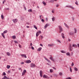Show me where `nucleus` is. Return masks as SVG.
Returning <instances> with one entry per match:
<instances>
[{"label":"nucleus","instance_id":"nucleus-1","mask_svg":"<svg viewBox=\"0 0 79 79\" xmlns=\"http://www.w3.org/2000/svg\"><path fill=\"white\" fill-rule=\"evenodd\" d=\"M77 46L76 44H73L72 46V44H69V49L70 51H73V47H77Z\"/></svg>","mask_w":79,"mask_h":79},{"label":"nucleus","instance_id":"nucleus-2","mask_svg":"<svg viewBox=\"0 0 79 79\" xmlns=\"http://www.w3.org/2000/svg\"><path fill=\"white\" fill-rule=\"evenodd\" d=\"M58 27L59 30H60V31L59 32L60 33L63 31V28H62L61 26L59 25L58 26Z\"/></svg>","mask_w":79,"mask_h":79},{"label":"nucleus","instance_id":"nucleus-3","mask_svg":"<svg viewBox=\"0 0 79 79\" xmlns=\"http://www.w3.org/2000/svg\"><path fill=\"white\" fill-rule=\"evenodd\" d=\"M35 66V64H33L32 63L30 64V67L31 68H34Z\"/></svg>","mask_w":79,"mask_h":79},{"label":"nucleus","instance_id":"nucleus-4","mask_svg":"<svg viewBox=\"0 0 79 79\" xmlns=\"http://www.w3.org/2000/svg\"><path fill=\"white\" fill-rule=\"evenodd\" d=\"M40 33H41V31H38L36 34V36L38 37Z\"/></svg>","mask_w":79,"mask_h":79},{"label":"nucleus","instance_id":"nucleus-5","mask_svg":"<svg viewBox=\"0 0 79 79\" xmlns=\"http://www.w3.org/2000/svg\"><path fill=\"white\" fill-rule=\"evenodd\" d=\"M12 21H13V22L14 23H16L18 22V19H13Z\"/></svg>","mask_w":79,"mask_h":79},{"label":"nucleus","instance_id":"nucleus-6","mask_svg":"<svg viewBox=\"0 0 79 79\" xmlns=\"http://www.w3.org/2000/svg\"><path fill=\"white\" fill-rule=\"evenodd\" d=\"M21 56H22V57H23V58H27V57L26 56V54H21Z\"/></svg>","mask_w":79,"mask_h":79},{"label":"nucleus","instance_id":"nucleus-7","mask_svg":"<svg viewBox=\"0 0 79 79\" xmlns=\"http://www.w3.org/2000/svg\"><path fill=\"white\" fill-rule=\"evenodd\" d=\"M26 73V70H24L22 73V76H24V74Z\"/></svg>","mask_w":79,"mask_h":79},{"label":"nucleus","instance_id":"nucleus-8","mask_svg":"<svg viewBox=\"0 0 79 79\" xmlns=\"http://www.w3.org/2000/svg\"><path fill=\"white\" fill-rule=\"evenodd\" d=\"M25 62L26 63H31V61L30 60H27L25 61Z\"/></svg>","mask_w":79,"mask_h":79},{"label":"nucleus","instance_id":"nucleus-9","mask_svg":"<svg viewBox=\"0 0 79 79\" xmlns=\"http://www.w3.org/2000/svg\"><path fill=\"white\" fill-rule=\"evenodd\" d=\"M2 79H10V78L8 77H7L6 76H4L3 77V78H2Z\"/></svg>","mask_w":79,"mask_h":79},{"label":"nucleus","instance_id":"nucleus-10","mask_svg":"<svg viewBox=\"0 0 79 79\" xmlns=\"http://www.w3.org/2000/svg\"><path fill=\"white\" fill-rule=\"evenodd\" d=\"M40 76L41 77H42V70H40Z\"/></svg>","mask_w":79,"mask_h":79},{"label":"nucleus","instance_id":"nucleus-11","mask_svg":"<svg viewBox=\"0 0 79 79\" xmlns=\"http://www.w3.org/2000/svg\"><path fill=\"white\" fill-rule=\"evenodd\" d=\"M43 77L44 78H48V77L46 75H44Z\"/></svg>","mask_w":79,"mask_h":79},{"label":"nucleus","instance_id":"nucleus-12","mask_svg":"<svg viewBox=\"0 0 79 79\" xmlns=\"http://www.w3.org/2000/svg\"><path fill=\"white\" fill-rule=\"evenodd\" d=\"M50 59L51 60H52V61H55V60H54V59L53 58V57H51L50 58Z\"/></svg>","mask_w":79,"mask_h":79},{"label":"nucleus","instance_id":"nucleus-13","mask_svg":"<svg viewBox=\"0 0 79 79\" xmlns=\"http://www.w3.org/2000/svg\"><path fill=\"white\" fill-rule=\"evenodd\" d=\"M66 55L67 56H71V54H70V53L68 52L66 53Z\"/></svg>","mask_w":79,"mask_h":79},{"label":"nucleus","instance_id":"nucleus-14","mask_svg":"<svg viewBox=\"0 0 79 79\" xmlns=\"http://www.w3.org/2000/svg\"><path fill=\"white\" fill-rule=\"evenodd\" d=\"M42 49V48H40L37 49V51L38 52L40 51Z\"/></svg>","mask_w":79,"mask_h":79},{"label":"nucleus","instance_id":"nucleus-15","mask_svg":"<svg viewBox=\"0 0 79 79\" xmlns=\"http://www.w3.org/2000/svg\"><path fill=\"white\" fill-rule=\"evenodd\" d=\"M68 8H72V9H73V10L74 9V8L71 6H69Z\"/></svg>","mask_w":79,"mask_h":79},{"label":"nucleus","instance_id":"nucleus-16","mask_svg":"<svg viewBox=\"0 0 79 79\" xmlns=\"http://www.w3.org/2000/svg\"><path fill=\"white\" fill-rule=\"evenodd\" d=\"M74 33L73 32H70L69 33V35H74Z\"/></svg>","mask_w":79,"mask_h":79},{"label":"nucleus","instance_id":"nucleus-17","mask_svg":"<svg viewBox=\"0 0 79 79\" xmlns=\"http://www.w3.org/2000/svg\"><path fill=\"white\" fill-rule=\"evenodd\" d=\"M61 36L63 39H64V34L63 33H61Z\"/></svg>","mask_w":79,"mask_h":79},{"label":"nucleus","instance_id":"nucleus-18","mask_svg":"<svg viewBox=\"0 0 79 79\" xmlns=\"http://www.w3.org/2000/svg\"><path fill=\"white\" fill-rule=\"evenodd\" d=\"M50 73H53L54 72V71H53V69H50Z\"/></svg>","mask_w":79,"mask_h":79},{"label":"nucleus","instance_id":"nucleus-19","mask_svg":"<svg viewBox=\"0 0 79 79\" xmlns=\"http://www.w3.org/2000/svg\"><path fill=\"white\" fill-rule=\"evenodd\" d=\"M74 71H78V69L76 67H75L74 68Z\"/></svg>","mask_w":79,"mask_h":79},{"label":"nucleus","instance_id":"nucleus-20","mask_svg":"<svg viewBox=\"0 0 79 79\" xmlns=\"http://www.w3.org/2000/svg\"><path fill=\"white\" fill-rule=\"evenodd\" d=\"M2 35L4 39H5V35H4V34L3 33H2Z\"/></svg>","mask_w":79,"mask_h":79},{"label":"nucleus","instance_id":"nucleus-21","mask_svg":"<svg viewBox=\"0 0 79 79\" xmlns=\"http://www.w3.org/2000/svg\"><path fill=\"white\" fill-rule=\"evenodd\" d=\"M48 26H49V25L48 24H47L46 25V26H44V28H46L47 27H48Z\"/></svg>","mask_w":79,"mask_h":79},{"label":"nucleus","instance_id":"nucleus-22","mask_svg":"<svg viewBox=\"0 0 79 79\" xmlns=\"http://www.w3.org/2000/svg\"><path fill=\"white\" fill-rule=\"evenodd\" d=\"M12 37L13 39H15V38H16V36L13 35L12 36Z\"/></svg>","mask_w":79,"mask_h":79},{"label":"nucleus","instance_id":"nucleus-23","mask_svg":"<svg viewBox=\"0 0 79 79\" xmlns=\"http://www.w3.org/2000/svg\"><path fill=\"white\" fill-rule=\"evenodd\" d=\"M6 54L7 56H10V55H11L10 54V53L9 52H7Z\"/></svg>","mask_w":79,"mask_h":79},{"label":"nucleus","instance_id":"nucleus-24","mask_svg":"<svg viewBox=\"0 0 79 79\" xmlns=\"http://www.w3.org/2000/svg\"><path fill=\"white\" fill-rule=\"evenodd\" d=\"M64 24L65 26H66V27H67V28H69V27H68V25H67V24H66L64 23Z\"/></svg>","mask_w":79,"mask_h":79},{"label":"nucleus","instance_id":"nucleus-25","mask_svg":"<svg viewBox=\"0 0 79 79\" xmlns=\"http://www.w3.org/2000/svg\"><path fill=\"white\" fill-rule=\"evenodd\" d=\"M61 52L62 53H66V52H65V51H61Z\"/></svg>","mask_w":79,"mask_h":79},{"label":"nucleus","instance_id":"nucleus-26","mask_svg":"<svg viewBox=\"0 0 79 79\" xmlns=\"http://www.w3.org/2000/svg\"><path fill=\"white\" fill-rule=\"evenodd\" d=\"M8 32V31L7 30H6L5 31H4V32H3V34H5L7 32Z\"/></svg>","mask_w":79,"mask_h":79},{"label":"nucleus","instance_id":"nucleus-27","mask_svg":"<svg viewBox=\"0 0 79 79\" xmlns=\"http://www.w3.org/2000/svg\"><path fill=\"white\" fill-rule=\"evenodd\" d=\"M1 18H2V19H4V17L3 16V15H1Z\"/></svg>","mask_w":79,"mask_h":79},{"label":"nucleus","instance_id":"nucleus-28","mask_svg":"<svg viewBox=\"0 0 79 79\" xmlns=\"http://www.w3.org/2000/svg\"><path fill=\"white\" fill-rule=\"evenodd\" d=\"M28 12H32V10L31 9H29L28 10Z\"/></svg>","mask_w":79,"mask_h":79},{"label":"nucleus","instance_id":"nucleus-29","mask_svg":"<svg viewBox=\"0 0 79 79\" xmlns=\"http://www.w3.org/2000/svg\"><path fill=\"white\" fill-rule=\"evenodd\" d=\"M42 3L44 4V5H46V3L44 1L42 2Z\"/></svg>","mask_w":79,"mask_h":79},{"label":"nucleus","instance_id":"nucleus-30","mask_svg":"<svg viewBox=\"0 0 79 79\" xmlns=\"http://www.w3.org/2000/svg\"><path fill=\"white\" fill-rule=\"evenodd\" d=\"M55 17H53L52 18V21H55Z\"/></svg>","mask_w":79,"mask_h":79},{"label":"nucleus","instance_id":"nucleus-31","mask_svg":"<svg viewBox=\"0 0 79 79\" xmlns=\"http://www.w3.org/2000/svg\"><path fill=\"white\" fill-rule=\"evenodd\" d=\"M53 46H54V44H52L50 45V47H53Z\"/></svg>","mask_w":79,"mask_h":79},{"label":"nucleus","instance_id":"nucleus-32","mask_svg":"<svg viewBox=\"0 0 79 79\" xmlns=\"http://www.w3.org/2000/svg\"><path fill=\"white\" fill-rule=\"evenodd\" d=\"M34 27L35 28V29H37V28L35 25H34Z\"/></svg>","mask_w":79,"mask_h":79},{"label":"nucleus","instance_id":"nucleus-33","mask_svg":"<svg viewBox=\"0 0 79 79\" xmlns=\"http://www.w3.org/2000/svg\"><path fill=\"white\" fill-rule=\"evenodd\" d=\"M7 69H10V65H7Z\"/></svg>","mask_w":79,"mask_h":79},{"label":"nucleus","instance_id":"nucleus-34","mask_svg":"<svg viewBox=\"0 0 79 79\" xmlns=\"http://www.w3.org/2000/svg\"><path fill=\"white\" fill-rule=\"evenodd\" d=\"M74 30H75V33H77V29H76V28H75Z\"/></svg>","mask_w":79,"mask_h":79},{"label":"nucleus","instance_id":"nucleus-35","mask_svg":"<svg viewBox=\"0 0 79 79\" xmlns=\"http://www.w3.org/2000/svg\"><path fill=\"white\" fill-rule=\"evenodd\" d=\"M57 41V42H59V43H61V41H60V40H56Z\"/></svg>","mask_w":79,"mask_h":79},{"label":"nucleus","instance_id":"nucleus-36","mask_svg":"<svg viewBox=\"0 0 79 79\" xmlns=\"http://www.w3.org/2000/svg\"><path fill=\"white\" fill-rule=\"evenodd\" d=\"M59 74L60 76H62V73L61 72H60L59 73Z\"/></svg>","mask_w":79,"mask_h":79},{"label":"nucleus","instance_id":"nucleus-37","mask_svg":"<svg viewBox=\"0 0 79 79\" xmlns=\"http://www.w3.org/2000/svg\"><path fill=\"white\" fill-rule=\"evenodd\" d=\"M70 72H72V69H71V67H70Z\"/></svg>","mask_w":79,"mask_h":79},{"label":"nucleus","instance_id":"nucleus-38","mask_svg":"<svg viewBox=\"0 0 79 79\" xmlns=\"http://www.w3.org/2000/svg\"><path fill=\"white\" fill-rule=\"evenodd\" d=\"M45 59L46 60H47V61L49 62V60H48V59L47 58L45 57Z\"/></svg>","mask_w":79,"mask_h":79},{"label":"nucleus","instance_id":"nucleus-39","mask_svg":"<svg viewBox=\"0 0 79 79\" xmlns=\"http://www.w3.org/2000/svg\"><path fill=\"white\" fill-rule=\"evenodd\" d=\"M54 77H57V75L56 74H54Z\"/></svg>","mask_w":79,"mask_h":79},{"label":"nucleus","instance_id":"nucleus-40","mask_svg":"<svg viewBox=\"0 0 79 79\" xmlns=\"http://www.w3.org/2000/svg\"><path fill=\"white\" fill-rule=\"evenodd\" d=\"M40 19H42V18H43V17L41 15L40 16Z\"/></svg>","mask_w":79,"mask_h":79},{"label":"nucleus","instance_id":"nucleus-41","mask_svg":"<svg viewBox=\"0 0 79 79\" xmlns=\"http://www.w3.org/2000/svg\"><path fill=\"white\" fill-rule=\"evenodd\" d=\"M75 4H76V5H78V2H77V1L75 2Z\"/></svg>","mask_w":79,"mask_h":79},{"label":"nucleus","instance_id":"nucleus-42","mask_svg":"<svg viewBox=\"0 0 79 79\" xmlns=\"http://www.w3.org/2000/svg\"><path fill=\"white\" fill-rule=\"evenodd\" d=\"M66 79H72L71 77H68L66 78Z\"/></svg>","mask_w":79,"mask_h":79},{"label":"nucleus","instance_id":"nucleus-43","mask_svg":"<svg viewBox=\"0 0 79 79\" xmlns=\"http://www.w3.org/2000/svg\"><path fill=\"white\" fill-rule=\"evenodd\" d=\"M74 63L72 62V64H71V66H74Z\"/></svg>","mask_w":79,"mask_h":79},{"label":"nucleus","instance_id":"nucleus-44","mask_svg":"<svg viewBox=\"0 0 79 79\" xmlns=\"http://www.w3.org/2000/svg\"><path fill=\"white\" fill-rule=\"evenodd\" d=\"M19 48H21V45H20V44H19Z\"/></svg>","mask_w":79,"mask_h":79},{"label":"nucleus","instance_id":"nucleus-45","mask_svg":"<svg viewBox=\"0 0 79 79\" xmlns=\"http://www.w3.org/2000/svg\"><path fill=\"white\" fill-rule=\"evenodd\" d=\"M3 74L4 76H5V75H6V73H5V72H3Z\"/></svg>","mask_w":79,"mask_h":79},{"label":"nucleus","instance_id":"nucleus-46","mask_svg":"<svg viewBox=\"0 0 79 79\" xmlns=\"http://www.w3.org/2000/svg\"><path fill=\"white\" fill-rule=\"evenodd\" d=\"M14 42H15V44H18V42H17V41L15 40L14 41Z\"/></svg>","mask_w":79,"mask_h":79},{"label":"nucleus","instance_id":"nucleus-47","mask_svg":"<svg viewBox=\"0 0 79 79\" xmlns=\"http://www.w3.org/2000/svg\"><path fill=\"white\" fill-rule=\"evenodd\" d=\"M52 13H55V11L54 10H52Z\"/></svg>","mask_w":79,"mask_h":79},{"label":"nucleus","instance_id":"nucleus-48","mask_svg":"<svg viewBox=\"0 0 79 79\" xmlns=\"http://www.w3.org/2000/svg\"><path fill=\"white\" fill-rule=\"evenodd\" d=\"M31 49H32V50H34V47H33V46H31Z\"/></svg>","mask_w":79,"mask_h":79},{"label":"nucleus","instance_id":"nucleus-49","mask_svg":"<svg viewBox=\"0 0 79 79\" xmlns=\"http://www.w3.org/2000/svg\"><path fill=\"white\" fill-rule=\"evenodd\" d=\"M54 0H51V2L52 3H53V2H54Z\"/></svg>","mask_w":79,"mask_h":79},{"label":"nucleus","instance_id":"nucleus-50","mask_svg":"<svg viewBox=\"0 0 79 79\" xmlns=\"http://www.w3.org/2000/svg\"><path fill=\"white\" fill-rule=\"evenodd\" d=\"M53 69H55V70H56V68H55V67H53Z\"/></svg>","mask_w":79,"mask_h":79},{"label":"nucleus","instance_id":"nucleus-51","mask_svg":"<svg viewBox=\"0 0 79 79\" xmlns=\"http://www.w3.org/2000/svg\"><path fill=\"white\" fill-rule=\"evenodd\" d=\"M41 21H42V22H44V19H42Z\"/></svg>","mask_w":79,"mask_h":79},{"label":"nucleus","instance_id":"nucleus-52","mask_svg":"<svg viewBox=\"0 0 79 79\" xmlns=\"http://www.w3.org/2000/svg\"><path fill=\"white\" fill-rule=\"evenodd\" d=\"M71 55L72 56H73V52H71Z\"/></svg>","mask_w":79,"mask_h":79},{"label":"nucleus","instance_id":"nucleus-53","mask_svg":"<svg viewBox=\"0 0 79 79\" xmlns=\"http://www.w3.org/2000/svg\"><path fill=\"white\" fill-rule=\"evenodd\" d=\"M43 36H41V39H42V38H43Z\"/></svg>","mask_w":79,"mask_h":79},{"label":"nucleus","instance_id":"nucleus-54","mask_svg":"<svg viewBox=\"0 0 79 79\" xmlns=\"http://www.w3.org/2000/svg\"><path fill=\"white\" fill-rule=\"evenodd\" d=\"M30 46H31V47L32 46V43L30 44Z\"/></svg>","mask_w":79,"mask_h":79},{"label":"nucleus","instance_id":"nucleus-55","mask_svg":"<svg viewBox=\"0 0 79 79\" xmlns=\"http://www.w3.org/2000/svg\"><path fill=\"white\" fill-rule=\"evenodd\" d=\"M21 64H24V62H21Z\"/></svg>","mask_w":79,"mask_h":79},{"label":"nucleus","instance_id":"nucleus-56","mask_svg":"<svg viewBox=\"0 0 79 79\" xmlns=\"http://www.w3.org/2000/svg\"><path fill=\"white\" fill-rule=\"evenodd\" d=\"M68 41H69V42H70V41H71V40L70 39H69Z\"/></svg>","mask_w":79,"mask_h":79},{"label":"nucleus","instance_id":"nucleus-57","mask_svg":"<svg viewBox=\"0 0 79 79\" xmlns=\"http://www.w3.org/2000/svg\"><path fill=\"white\" fill-rule=\"evenodd\" d=\"M59 6V5H56V7H58Z\"/></svg>","mask_w":79,"mask_h":79},{"label":"nucleus","instance_id":"nucleus-58","mask_svg":"<svg viewBox=\"0 0 79 79\" xmlns=\"http://www.w3.org/2000/svg\"><path fill=\"white\" fill-rule=\"evenodd\" d=\"M27 28H29V27L28 26H27Z\"/></svg>","mask_w":79,"mask_h":79},{"label":"nucleus","instance_id":"nucleus-59","mask_svg":"<svg viewBox=\"0 0 79 79\" xmlns=\"http://www.w3.org/2000/svg\"><path fill=\"white\" fill-rule=\"evenodd\" d=\"M77 45L78 46V47L79 48V44H77Z\"/></svg>","mask_w":79,"mask_h":79},{"label":"nucleus","instance_id":"nucleus-60","mask_svg":"<svg viewBox=\"0 0 79 79\" xmlns=\"http://www.w3.org/2000/svg\"><path fill=\"white\" fill-rule=\"evenodd\" d=\"M5 0H4L3 1V3H5Z\"/></svg>","mask_w":79,"mask_h":79},{"label":"nucleus","instance_id":"nucleus-61","mask_svg":"<svg viewBox=\"0 0 79 79\" xmlns=\"http://www.w3.org/2000/svg\"><path fill=\"white\" fill-rule=\"evenodd\" d=\"M40 46H41L42 47L43 46V45L41 44H40Z\"/></svg>","mask_w":79,"mask_h":79},{"label":"nucleus","instance_id":"nucleus-62","mask_svg":"<svg viewBox=\"0 0 79 79\" xmlns=\"http://www.w3.org/2000/svg\"><path fill=\"white\" fill-rule=\"evenodd\" d=\"M10 10V9H9V8H7V10Z\"/></svg>","mask_w":79,"mask_h":79},{"label":"nucleus","instance_id":"nucleus-63","mask_svg":"<svg viewBox=\"0 0 79 79\" xmlns=\"http://www.w3.org/2000/svg\"><path fill=\"white\" fill-rule=\"evenodd\" d=\"M21 68H19V70H21Z\"/></svg>","mask_w":79,"mask_h":79},{"label":"nucleus","instance_id":"nucleus-64","mask_svg":"<svg viewBox=\"0 0 79 79\" xmlns=\"http://www.w3.org/2000/svg\"><path fill=\"white\" fill-rule=\"evenodd\" d=\"M46 21H47L48 19H47V18H46Z\"/></svg>","mask_w":79,"mask_h":79}]
</instances>
